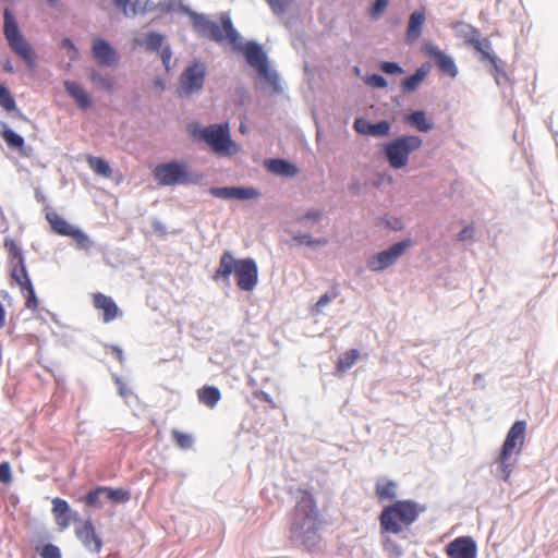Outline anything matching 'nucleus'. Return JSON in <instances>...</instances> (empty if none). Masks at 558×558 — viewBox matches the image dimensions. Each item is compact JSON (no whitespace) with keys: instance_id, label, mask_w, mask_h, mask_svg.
Listing matches in <instances>:
<instances>
[{"instance_id":"63","label":"nucleus","mask_w":558,"mask_h":558,"mask_svg":"<svg viewBox=\"0 0 558 558\" xmlns=\"http://www.w3.org/2000/svg\"><path fill=\"white\" fill-rule=\"evenodd\" d=\"M2 68H3V70H4L5 72H8V73H14V66H13V64H12V62H11V60H10V59H7V60L3 62Z\"/></svg>"},{"instance_id":"37","label":"nucleus","mask_w":558,"mask_h":558,"mask_svg":"<svg viewBox=\"0 0 558 558\" xmlns=\"http://www.w3.org/2000/svg\"><path fill=\"white\" fill-rule=\"evenodd\" d=\"M105 498L117 504H125L130 500V492L124 488H110L105 486Z\"/></svg>"},{"instance_id":"25","label":"nucleus","mask_w":558,"mask_h":558,"mask_svg":"<svg viewBox=\"0 0 558 558\" xmlns=\"http://www.w3.org/2000/svg\"><path fill=\"white\" fill-rule=\"evenodd\" d=\"M266 168L269 172L282 177H295L299 172L294 165L280 158L267 160Z\"/></svg>"},{"instance_id":"26","label":"nucleus","mask_w":558,"mask_h":558,"mask_svg":"<svg viewBox=\"0 0 558 558\" xmlns=\"http://www.w3.org/2000/svg\"><path fill=\"white\" fill-rule=\"evenodd\" d=\"M398 485L391 480H378L375 486V493L379 501H392L397 498Z\"/></svg>"},{"instance_id":"7","label":"nucleus","mask_w":558,"mask_h":558,"mask_svg":"<svg viewBox=\"0 0 558 558\" xmlns=\"http://www.w3.org/2000/svg\"><path fill=\"white\" fill-rule=\"evenodd\" d=\"M423 140L417 135L397 137L384 146L385 157L392 169H401L409 162V156L418 150Z\"/></svg>"},{"instance_id":"20","label":"nucleus","mask_w":558,"mask_h":558,"mask_svg":"<svg viewBox=\"0 0 558 558\" xmlns=\"http://www.w3.org/2000/svg\"><path fill=\"white\" fill-rule=\"evenodd\" d=\"M76 535L89 551L99 553L101 550V538L96 534V530L90 521H85L82 526L77 527Z\"/></svg>"},{"instance_id":"53","label":"nucleus","mask_w":558,"mask_h":558,"mask_svg":"<svg viewBox=\"0 0 558 558\" xmlns=\"http://www.w3.org/2000/svg\"><path fill=\"white\" fill-rule=\"evenodd\" d=\"M62 48L68 50V56L71 60H76L78 57V50L75 47L71 38L65 37L62 39Z\"/></svg>"},{"instance_id":"9","label":"nucleus","mask_w":558,"mask_h":558,"mask_svg":"<svg viewBox=\"0 0 558 558\" xmlns=\"http://www.w3.org/2000/svg\"><path fill=\"white\" fill-rule=\"evenodd\" d=\"M207 68L202 61H194L180 75L177 93L180 97H189L204 88Z\"/></svg>"},{"instance_id":"18","label":"nucleus","mask_w":558,"mask_h":558,"mask_svg":"<svg viewBox=\"0 0 558 558\" xmlns=\"http://www.w3.org/2000/svg\"><path fill=\"white\" fill-rule=\"evenodd\" d=\"M210 194L221 199H252L259 196L258 190L254 187H239V186H223V187H211Z\"/></svg>"},{"instance_id":"42","label":"nucleus","mask_w":558,"mask_h":558,"mask_svg":"<svg viewBox=\"0 0 558 558\" xmlns=\"http://www.w3.org/2000/svg\"><path fill=\"white\" fill-rule=\"evenodd\" d=\"M173 439L177 446L183 450H187L192 448L194 444V438L191 434L182 433L180 430H172Z\"/></svg>"},{"instance_id":"38","label":"nucleus","mask_w":558,"mask_h":558,"mask_svg":"<svg viewBox=\"0 0 558 558\" xmlns=\"http://www.w3.org/2000/svg\"><path fill=\"white\" fill-rule=\"evenodd\" d=\"M71 236L75 240L77 248L86 253H89L95 246V242L80 228H76Z\"/></svg>"},{"instance_id":"34","label":"nucleus","mask_w":558,"mask_h":558,"mask_svg":"<svg viewBox=\"0 0 558 558\" xmlns=\"http://www.w3.org/2000/svg\"><path fill=\"white\" fill-rule=\"evenodd\" d=\"M1 136L11 148H22L25 144L23 136L17 134L5 123H2Z\"/></svg>"},{"instance_id":"52","label":"nucleus","mask_w":558,"mask_h":558,"mask_svg":"<svg viewBox=\"0 0 558 558\" xmlns=\"http://www.w3.org/2000/svg\"><path fill=\"white\" fill-rule=\"evenodd\" d=\"M41 558H61V550L53 544L45 545L40 550Z\"/></svg>"},{"instance_id":"60","label":"nucleus","mask_w":558,"mask_h":558,"mask_svg":"<svg viewBox=\"0 0 558 558\" xmlns=\"http://www.w3.org/2000/svg\"><path fill=\"white\" fill-rule=\"evenodd\" d=\"M172 52L170 46H166L161 50V60L163 65L168 69L171 61Z\"/></svg>"},{"instance_id":"12","label":"nucleus","mask_w":558,"mask_h":558,"mask_svg":"<svg viewBox=\"0 0 558 558\" xmlns=\"http://www.w3.org/2000/svg\"><path fill=\"white\" fill-rule=\"evenodd\" d=\"M472 47L481 53L482 62H489L493 66V75L497 85H502L508 80L507 74L504 70L502 61L493 52L492 44L487 38L482 39L481 36Z\"/></svg>"},{"instance_id":"46","label":"nucleus","mask_w":558,"mask_h":558,"mask_svg":"<svg viewBox=\"0 0 558 558\" xmlns=\"http://www.w3.org/2000/svg\"><path fill=\"white\" fill-rule=\"evenodd\" d=\"M391 123L387 120H381L377 123H373L372 136L385 137L390 134Z\"/></svg>"},{"instance_id":"4","label":"nucleus","mask_w":558,"mask_h":558,"mask_svg":"<svg viewBox=\"0 0 558 558\" xmlns=\"http://www.w3.org/2000/svg\"><path fill=\"white\" fill-rule=\"evenodd\" d=\"M525 430V421H517L508 430L500 453L496 459V475L504 481L509 480L518 462V457L524 444Z\"/></svg>"},{"instance_id":"62","label":"nucleus","mask_w":558,"mask_h":558,"mask_svg":"<svg viewBox=\"0 0 558 558\" xmlns=\"http://www.w3.org/2000/svg\"><path fill=\"white\" fill-rule=\"evenodd\" d=\"M57 523L61 530H65L70 525V517L68 513L62 518H57Z\"/></svg>"},{"instance_id":"8","label":"nucleus","mask_w":558,"mask_h":558,"mask_svg":"<svg viewBox=\"0 0 558 558\" xmlns=\"http://www.w3.org/2000/svg\"><path fill=\"white\" fill-rule=\"evenodd\" d=\"M154 177L159 185L173 186L197 183L199 178L187 171L185 163L170 161L160 163L154 169Z\"/></svg>"},{"instance_id":"41","label":"nucleus","mask_w":558,"mask_h":558,"mask_svg":"<svg viewBox=\"0 0 558 558\" xmlns=\"http://www.w3.org/2000/svg\"><path fill=\"white\" fill-rule=\"evenodd\" d=\"M21 290L24 292V296L26 299V307L29 310H34L37 307V298L35 290L33 288L32 281L26 280L24 284L21 287Z\"/></svg>"},{"instance_id":"15","label":"nucleus","mask_w":558,"mask_h":558,"mask_svg":"<svg viewBox=\"0 0 558 558\" xmlns=\"http://www.w3.org/2000/svg\"><path fill=\"white\" fill-rule=\"evenodd\" d=\"M113 3L117 8L121 9L126 16H134L137 14H144L147 12H151L157 10L159 7L162 10L169 11L172 9V1H169L167 4H156L154 1L146 0L142 2L141 0H113Z\"/></svg>"},{"instance_id":"1","label":"nucleus","mask_w":558,"mask_h":558,"mask_svg":"<svg viewBox=\"0 0 558 558\" xmlns=\"http://www.w3.org/2000/svg\"><path fill=\"white\" fill-rule=\"evenodd\" d=\"M289 539L307 549L319 543V511L312 494L306 490H300L296 496V505L290 518Z\"/></svg>"},{"instance_id":"56","label":"nucleus","mask_w":558,"mask_h":558,"mask_svg":"<svg viewBox=\"0 0 558 558\" xmlns=\"http://www.w3.org/2000/svg\"><path fill=\"white\" fill-rule=\"evenodd\" d=\"M384 547L386 550H389L390 553H393L397 556L402 555V549L393 541H391L388 537L387 538L385 537Z\"/></svg>"},{"instance_id":"54","label":"nucleus","mask_w":558,"mask_h":558,"mask_svg":"<svg viewBox=\"0 0 558 558\" xmlns=\"http://www.w3.org/2000/svg\"><path fill=\"white\" fill-rule=\"evenodd\" d=\"M12 481L11 466L9 462L0 463V483L9 484Z\"/></svg>"},{"instance_id":"22","label":"nucleus","mask_w":558,"mask_h":558,"mask_svg":"<svg viewBox=\"0 0 558 558\" xmlns=\"http://www.w3.org/2000/svg\"><path fill=\"white\" fill-rule=\"evenodd\" d=\"M64 88L69 96L75 100L76 105L81 109H87L90 107V98L78 83L68 80L64 82Z\"/></svg>"},{"instance_id":"5","label":"nucleus","mask_w":558,"mask_h":558,"mask_svg":"<svg viewBox=\"0 0 558 558\" xmlns=\"http://www.w3.org/2000/svg\"><path fill=\"white\" fill-rule=\"evenodd\" d=\"M191 135L206 142L217 155H230L238 151L228 123H216L208 126L194 125L191 129Z\"/></svg>"},{"instance_id":"35","label":"nucleus","mask_w":558,"mask_h":558,"mask_svg":"<svg viewBox=\"0 0 558 558\" xmlns=\"http://www.w3.org/2000/svg\"><path fill=\"white\" fill-rule=\"evenodd\" d=\"M89 78L99 88L109 93L113 92V81L109 74H104L98 70H92Z\"/></svg>"},{"instance_id":"28","label":"nucleus","mask_w":558,"mask_h":558,"mask_svg":"<svg viewBox=\"0 0 558 558\" xmlns=\"http://www.w3.org/2000/svg\"><path fill=\"white\" fill-rule=\"evenodd\" d=\"M197 397L201 403L214 409L221 399V392L215 386H204L198 390Z\"/></svg>"},{"instance_id":"40","label":"nucleus","mask_w":558,"mask_h":558,"mask_svg":"<svg viewBox=\"0 0 558 558\" xmlns=\"http://www.w3.org/2000/svg\"><path fill=\"white\" fill-rule=\"evenodd\" d=\"M0 106L5 111H13L16 109V102L10 90L2 84H0Z\"/></svg>"},{"instance_id":"47","label":"nucleus","mask_w":558,"mask_h":558,"mask_svg":"<svg viewBox=\"0 0 558 558\" xmlns=\"http://www.w3.org/2000/svg\"><path fill=\"white\" fill-rule=\"evenodd\" d=\"M338 296V293L329 294L328 292L320 295L316 304L312 308V313L314 315H318L322 313L323 308L327 306L332 300H335Z\"/></svg>"},{"instance_id":"49","label":"nucleus","mask_w":558,"mask_h":558,"mask_svg":"<svg viewBox=\"0 0 558 558\" xmlns=\"http://www.w3.org/2000/svg\"><path fill=\"white\" fill-rule=\"evenodd\" d=\"M52 505H53L52 511H53L56 518H62L70 510L69 504L61 498H54L52 500Z\"/></svg>"},{"instance_id":"14","label":"nucleus","mask_w":558,"mask_h":558,"mask_svg":"<svg viewBox=\"0 0 558 558\" xmlns=\"http://www.w3.org/2000/svg\"><path fill=\"white\" fill-rule=\"evenodd\" d=\"M423 50L424 53L435 62L441 73L452 78L458 75L459 71L453 58L442 51L438 46L426 43Z\"/></svg>"},{"instance_id":"51","label":"nucleus","mask_w":558,"mask_h":558,"mask_svg":"<svg viewBox=\"0 0 558 558\" xmlns=\"http://www.w3.org/2000/svg\"><path fill=\"white\" fill-rule=\"evenodd\" d=\"M379 68L383 72L389 75L403 73V69L397 62L383 61L380 62Z\"/></svg>"},{"instance_id":"59","label":"nucleus","mask_w":558,"mask_h":558,"mask_svg":"<svg viewBox=\"0 0 558 558\" xmlns=\"http://www.w3.org/2000/svg\"><path fill=\"white\" fill-rule=\"evenodd\" d=\"M116 384L118 385L119 395L123 398H128L132 395L131 390L126 387V385L122 381L121 378L116 377Z\"/></svg>"},{"instance_id":"23","label":"nucleus","mask_w":558,"mask_h":558,"mask_svg":"<svg viewBox=\"0 0 558 558\" xmlns=\"http://www.w3.org/2000/svg\"><path fill=\"white\" fill-rule=\"evenodd\" d=\"M426 20L425 10H416L411 13L407 28V40L412 41L422 35V28Z\"/></svg>"},{"instance_id":"57","label":"nucleus","mask_w":558,"mask_h":558,"mask_svg":"<svg viewBox=\"0 0 558 558\" xmlns=\"http://www.w3.org/2000/svg\"><path fill=\"white\" fill-rule=\"evenodd\" d=\"M275 14H282L286 11V5L282 0H266Z\"/></svg>"},{"instance_id":"55","label":"nucleus","mask_w":558,"mask_h":558,"mask_svg":"<svg viewBox=\"0 0 558 558\" xmlns=\"http://www.w3.org/2000/svg\"><path fill=\"white\" fill-rule=\"evenodd\" d=\"M389 0H375L371 14L374 19H378L387 8Z\"/></svg>"},{"instance_id":"21","label":"nucleus","mask_w":558,"mask_h":558,"mask_svg":"<svg viewBox=\"0 0 558 558\" xmlns=\"http://www.w3.org/2000/svg\"><path fill=\"white\" fill-rule=\"evenodd\" d=\"M238 260L239 259H235L229 251L223 252L220 257L218 268L213 277L214 280L223 281L229 286L232 272L235 274Z\"/></svg>"},{"instance_id":"33","label":"nucleus","mask_w":558,"mask_h":558,"mask_svg":"<svg viewBox=\"0 0 558 558\" xmlns=\"http://www.w3.org/2000/svg\"><path fill=\"white\" fill-rule=\"evenodd\" d=\"M425 76L426 71L423 68H418L412 75H409L402 82L403 93L408 94L414 92L420 86Z\"/></svg>"},{"instance_id":"61","label":"nucleus","mask_w":558,"mask_h":558,"mask_svg":"<svg viewBox=\"0 0 558 558\" xmlns=\"http://www.w3.org/2000/svg\"><path fill=\"white\" fill-rule=\"evenodd\" d=\"M473 386L476 389H484L485 388V380L484 376L482 374H475L473 377Z\"/></svg>"},{"instance_id":"2","label":"nucleus","mask_w":558,"mask_h":558,"mask_svg":"<svg viewBox=\"0 0 558 558\" xmlns=\"http://www.w3.org/2000/svg\"><path fill=\"white\" fill-rule=\"evenodd\" d=\"M424 511L425 507L414 500L395 501L385 507L379 515L380 534L383 536L393 534L408 539L410 526Z\"/></svg>"},{"instance_id":"45","label":"nucleus","mask_w":558,"mask_h":558,"mask_svg":"<svg viewBox=\"0 0 558 558\" xmlns=\"http://www.w3.org/2000/svg\"><path fill=\"white\" fill-rule=\"evenodd\" d=\"M323 217H324V211L322 209L310 208L305 211L304 215L299 216L296 218V221L302 225H304L306 221L318 222L323 219Z\"/></svg>"},{"instance_id":"48","label":"nucleus","mask_w":558,"mask_h":558,"mask_svg":"<svg viewBox=\"0 0 558 558\" xmlns=\"http://www.w3.org/2000/svg\"><path fill=\"white\" fill-rule=\"evenodd\" d=\"M373 123L364 118H356L353 123V129L362 135L372 136Z\"/></svg>"},{"instance_id":"43","label":"nucleus","mask_w":558,"mask_h":558,"mask_svg":"<svg viewBox=\"0 0 558 558\" xmlns=\"http://www.w3.org/2000/svg\"><path fill=\"white\" fill-rule=\"evenodd\" d=\"M4 246L9 251L10 263L22 264L25 262L21 247L13 240H5Z\"/></svg>"},{"instance_id":"30","label":"nucleus","mask_w":558,"mask_h":558,"mask_svg":"<svg viewBox=\"0 0 558 558\" xmlns=\"http://www.w3.org/2000/svg\"><path fill=\"white\" fill-rule=\"evenodd\" d=\"M453 27L457 32V35L463 38L465 44L470 46L476 43L477 38L481 36V33L477 28L464 22H458Z\"/></svg>"},{"instance_id":"36","label":"nucleus","mask_w":558,"mask_h":558,"mask_svg":"<svg viewBox=\"0 0 558 558\" xmlns=\"http://www.w3.org/2000/svg\"><path fill=\"white\" fill-rule=\"evenodd\" d=\"M359 355L360 352L356 349H351L344 352L338 360L337 371L343 373L350 369L356 362Z\"/></svg>"},{"instance_id":"3","label":"nucleus","mask_w":558,"mask_h":558,"mask_svg":"<svg viewBox=\"0 0 558 558\" xmlns=\"http://www.w3.org/2000/svg\"><path fill=\"white\" fill-rule=\"evenodd\" d=\"M228 41L236 49L244 53L247 63L256 69L258 73L277 89L279 84V75L275 71L269 70L268 57L262 46L256 41H248L245 46L241 44V37L234 28L230 15L222 13L220 16Z\"/></svg>"},{"instance_id":"31","label":"nucleus","mask_w":558,"mask_h":558,"mask_svg":"<svg viewBox=\"0 0 558 558\" xmlns=\"http://www.w3.org/2000/svg\"><path fill=\"white\" fill-rule=\"evenodd\" d=\"M163 35L157 32H148L144 38H136L134 40L135 46H145L149 51H157L161 48L163 43Z\"/></svg>"},{"instance_id":"64","label":"nucleus","mask_w":558,"mask_h":558,"mask_svg":"<svg viewBox=\"0 0 558 558\" xmlns=\"http://www.w3.org/2000/svg\"><path fill=\"white\" fill-rule=\"evenodd\" d=\"M112 351H113V353L116 354L117 359H118L120 362H122V361H123V359H124V355H123V351H122V349H121V348H119V347H113V348H112Z\"/></svg>"},{"instance_id":"29","label":"nucleus","mask_w":558,"mask_h":558,"mask_svg":"<svg viewBox=\"0 0 558 558\" xmlns=\"http://www.w3.org/2000/svg\"><path fill=\"white\" fill-rule=\"evenodd\" d=\"M291 238L293 242L299 246L306 245L308 247H316L325 246L328 244L327 238H313L311 234L303 233L301 231L291 232Z\"/></svg>"},{"instance_id":"50","label":"nucleus","mask_w":558,"mask_h":558,"mask_svg":"<svg viewBox=\"0 0 558 558\" xmlns=\"http://www.w3.org/2000/svg\"><path fill=\"white\" fill-rule=\"evenodd\" d=\"M365 83L372 87L386 88L388 86L387 80L380 74H372L365 78Z\"/></svg>"},{"instance_id":"6","label":"nucleus","mask_w":558,"mask_h":558,"mask_svg":"<svg viewBox=\"0 0 558 558\" xmlns=\"http://www.w3.org/2000/svg\"><path fill=\"white\" fill-rule=\"evenodd\" d=\"M3 35L10 49L28 66H33L35 52L29 43L21 33L17 21L9 8L3 11Z\"/></svg>"},{"instance_id":"19","label":"nucleus","mask_w":558,"mask_h":558,"mask_svg":"<svg viewBox=\"0 0 558 558\" xmlns=\"http://www.w3.org/2000/svg\"><path fill=\"white\" fill-rule=\"evenodd\" d=\"M94 306L104 312L102 322L106 324L122 316V311L118 307L114 300L100 292L94 294Z\"/></svg>"},{"instance_id":"27","label":"nucleus","mask_w":558,"mask_h":558,"mask_svg":"<svg viewBox=\"0 0 558 558\" xmlns=\"http://www.w3.org/2000/svg\"><path fill=\"white\" fill-rule=\"evenodd\" d=\"M405 122L420 132L427 133L434 128V122L427 119L425 111L416 110L405 117Z\"/></svg>"},{"instance_id":"39","label":"nucleus","mask_w":558,"mask_h":558,"mask_svg":"<svg viewBox=\"0 0 558 558\" xmlns=\"http://www.w3.org/2000/svg\"><path fill=\"white\" fill-rule=\"evenodd\" d=\"M11 277L20 288L24 284V281L31 280L26 270L25 262L22 264L11 263Z\"/></svg>"},{"instance_id":"24","label":"nucleus","mask_w":558,"mask_h":558,"mask_svg":"<svg viewBox=\"0 0 558 558\" xmlns=\"http://www.w3.org/2000/svg\"><path fill=\"white\" fill-rule=\"evenodd\" d=\"M46 219L57 234L71 236L77 227L70 225L63 217L54 211H47Z\"/></svg>"},{"instance_id":"32","label":"nucleus","mask_w":558,"mask_h":558,"mask_svg":"<svg viewBox=\"0 0 558 558\" xmlns=\"http://www.w3.org/2000/svg\"><path fill=\"white\" fill-rule=\"evenodd\" d=\"M87 163L95 173L104 178H110L112 175V169L110 165L101 157L88 156Z\"/></svg>"},{"instance_id":"10","label":"nucleus","mask_w":558,"mask_h":558,"mask_svg":"<svg viewBox=\"0 0 558 558\" xmlns=\"http://www.w3.org/2000/svg\"><path fill=\"white\" fill-rule=\"evenodd\" d=\"M181 11L189 15L192 21L194 31L204 38H208L215 43H221L227 39L223 26L213 22L206 14L193 11L190 7L181 4Z\"/></svg>"},{"instance_id":"58","label":"nucleus","mask_w":558,"mask_h":558,"mask_svg":"<svg viewBox=\"0 0 558 558\" xmlns=\"http://www.w3.org/2000/svg\"><path fill=\"white\" fill-rule=\"evenodd\" d=\"M474 234V228L473 227H465L463 230H461L458 234V240L461 242L471 240Z\"/></svg>"},{"instance_id":"16","label":"nucleus","mask_w":558,"mask_h":558,"mask_svg":"<svg viewBox=\"0 0 558 558\" xmlns=\"http://www.w3.org/2000/svg\"><path fill=\"white\" fill-rule=\"evenodd\" d=\"M446 554L449 558H476L477 545L471 536H460L447 544Z\"/></svg>"},{"instance_id":"13","label":"nucleus","mask_w":558,"mask_h":558,"mask_svg":"<svg viewBox=\"0 0 558 558\" xmlns=\"http://www.w3.org/2000/svg\"><path fill=\"white\" fill-rule=\"evenodd\" d=\"M238 287L243 291H252L258 281V268L253 258H243L238 260L235 269Z\"/></svg>"},{"instance_id":"44","label":"nucleus","mask_w":558,"mask_h":558,"mask_svg":"<svg viewBox=\"0 0 558 558\" xmlns=\"http://www.w3.org/2000/svg\"><path fill=\"white\" fill-rule=\"evenodd\" d=\"M105 496V486H99L96 489L88 492L85 496V504L88 507L100 508L102 504L100 498Z\"/></svg>"},{"instance_id":"11","label":"nucleus","mask_w":558,"mask_h":558,"mask_svg":"<svg viewBox=\"0 0 558 558\" xmlns=\"http://www.w3.org/2000/svg\"><path fill=\"white\" fill-rule=\"evenodd\" d=\"M412 245L411 240L407 239L392 244L388 250L371 256L367 259V268L373 272H381L396 264V262Z\"/></svg>"},{"instance_id":"17","label":"nucleus","mask_w":558,"mask_h":558,"mask_svg":"<svg viewBox=\"0 0 558 558\" xmlns=\"http://www.w3.org/2000/svg\"><path fill=\"white\" fill-rule=\"evenodd\" d=\"M92 54L101 66H116L119 61L116 49L106 39L100 37L93 40Z\"/></svg>"}]
</instances>
